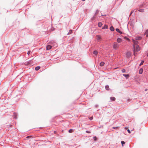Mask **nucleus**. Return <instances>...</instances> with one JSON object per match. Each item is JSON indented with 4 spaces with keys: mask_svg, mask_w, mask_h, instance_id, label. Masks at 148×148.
Segmentation results:
<instances>
[{
    "mask_svg": "<svg viewBox=\"0 0 148 148\" xmlns=\"http://www.w3.org/2000/svg\"><path fill=\"white\" fill-rule=\"evenodd\" d=\"M143 63H144V61H141V63H140V65L141 66L143 64Z\"/></svg>",
    "mask_w": 148,
    "mask_h": 148,
    "instance_id": "26",
    "label": "nucleus"
},
{
    "mask_svg": "<svg viewBox=\"0 0 148 148\" xmlns=\"http://www.w3.org/2000/svg\"><path fill=\"white\" fill-rule=\"evenodd\" d=\"M86 132L87 133H90V132L88 131H86Z\"/></svg>",
    "mask_w": 148,
    "mask_h": 148,
    "instance_id": "32",
    "label": "nucleus"
},
{
    "mask_svg": "<svg viewBox=\"0 0 148 148\" xmlns=\"http://www.w3.org/2000/svg\"><path fill=\"white\" fill-rule=\"evenodd\" d=\"M124 38L125 39L127 40H128V41H129V39L128 38H127L126 37H125Z\"/></svg>",
    "mask_w": 148,
    "mask_h": 148,
    "instance_id": "28",
    "label": "nucleus"
},
{
    "mask_svg": "<svg viewBox=\"0 0 148 148\" xmlns=\"http://www.w3.org/2000/svg\"><path fill=\"white\" fill-rule=\"evenodd\" d=\"M127 127H125V129H127Z\"/></svg>",
    "mask_w": 148,
    "mask_h": 148,
    "instance_id": "35",
    "label": "nucleus"
},
{
    "mask_svg": "<svg viewBox=\"0 0 148 148\" xmlns=\"http://www.w3.org/2000/svg\"><path fill=\"white\" fill-rule=\"evenodd\" d=\"M116 30L117 32H118L120 34H122V32L120 31L119 29L117 28L116 29Z\"/></svg>",
    "mask_w": 148,
    "mask_h": 148,
    "instance_id": "9",
    "label": "nucleus"
},
{
    "mask_svg": "<svg viewBox=\"0 0 148 148\" xmlns=\"http://www.w3.org/2000/svg\"><path fill=\"white\" fill-rule=\"evenodd\" d=\"M122 71L123 73H125V69H123L122 70Z\"/></svg>",
    "mask_w": 148,
    "mask_h": 148,
    "instance_id": "27",
    "label": "nucleus"
},
{
    "mask_svg": "<svg viewBox=\"0 0 148 148\" xmlns=\"http://www.w3.org/2000/svg\"><path fill=\"white\" fill-rule=\"evenodd\" d=\"M102 24L101 22H99L98 24V25L100 27H101L102 26Z\"/></svg>",
    "mask_w": 148,
    "mask_h": 148,
    "instance_id": "17",
    "label": "nucleus"
},
{
    "mask_svg": "<svg viewBox=\"0 0 148 148\" xmlns=\"http://www.w3.org/2000/svg\"><path fill=\"white\" fill-rule=\"evenodd\" d=\"M97 38L98 40H99L100 39L101 37L99 35L97 36Z\"/></svg>",
    "mask_w": 148,
    "mask_h": 148,
    "instance_id": "19",
    "label": "nucleus"
},
{
    "mask_svg": "<svg viewBox=\"0 0 148 148\" xmlns=\"http://www.w3.org/2000/svg\"><path fill=\"white\" fill-rule=\"evenodd\" d=\"M134 49L136 51H138L140 50V48L139 45L135 46V48Z\"/></svg>",
    "mask_w": 148,
    "mask_h": 148,
    "instance_id": "3",
    "label": "nucleus"
},
{
    "mask_svg": "<svg viewBox=\"0 0 148 148\" xmlns=\"http://www.w3.org/2000/svg\"><path fill=\"white\" fill-rule=\"evenodd\" d=\"M143 70L142 69H140L139 70V73L140 74H141L143 72Z\"/></svg>",
    "mask_w": 148,
    "mask_h": 148,
    "instance_id": "7",
    "label": "nucleus"
},
{
    "mask_svg": "<svg viewBox=\"0 0 148 148\" xmlns=\"http://www.w3.org/2000/svg\"><path fill=\"white\" fill-rule=\"evenodd\" d=\"M134 55H135V52L134 53Z\"/></svg>",
    "mask_w": 148,
    "mask_h": 148,
    "instance_id": "37",
    "label": "nucleus"
},
{
    "mask_svg": "<svg viewBox=\"0 0 148 148\" xmlns=\"http://www.w3.org/2000/svg\"><path fill=\"white\" fill-rule=\"evenodd\" d=\"M93 53L94 54L97 55L98 53V52L97 51H94Z\"/></svg>",
    "mask_w": 148,
    "mask_h": 148,
    "instance_id": "20",
    "label": "nucleus"
},
{
    "mask_svg": "<svg viewBox=\"0 0 148 148\" xmlns=\"http://www.w3.org/2000/svg\"><path fill=\"white\" fill-rule=\"evenodd\" d=\"M141 39V37H136V40H140Z\"/></svg>",
    "mask_w": 148,
    "mask_h": 148,
    "instance_id": "14",
    "label": "nucleus"
},
{
    "mask_svg": "<svg viewBox=\"0 0 148 148\" xmlns=\"http://www.w3.org/2000/svg\"><path fill=\"white\" fill-rule=\"evenodd\" d=\"M117 42H118V43H120L121 42V41H122V40L120 38H118L117 39Z\"/></svg>",
    "mask_w": 148,
    "mask_h": 148,
    "instance_id": "6",
    "label": "nucleus"
},
{
    "mask_svg": "<svg viewBox=\"0 0 148 148\" xmlns=\"http://www.w3.org/2000/svg\"><path fill=\"white\" fill-rule=\"evenodd\" d=\"M138 11L140 12H143L144 10L143 9H140L138 10Z\"/></svg>",
    "mask_w": 148,
    "mask_h": 148,
    "instance_id": "23",
    "label": "nucleus"
},
{
    "mask_svg": "<svg viewBox=\"0 0 148 148\" xmlns=\"http://www.w3.org/2000/svg\"><path fill=\"white\" fill-rule=\"evenodd\" d=\"M72 31L71 30V31H70L71 32H71H72Z\"/></svg>",
    "mask_w": 148,
    "mask_h": 148,
    "instance_id": "38",
    "label": "nucleus"
},
{
    "mask_svg": "<svg viewBox=\"0 0 148 148\" xmlns=\"http://www.w3.org/2000/svg\"><path fill=\"white\" fill-rule=\"evenodd\" d=\"M119 47L118 44L116 43H114L113 45V48L115 49H117Z\"/></svg>",
    "mask_w": 148,
    "mask_h": 148,
    "instance_id": "1",
    "label": "nucleus"
},
{
    "mask_svg": "<svg viewBox=\"0 0 148 148\" xmlns=\"http://www.w3.org/2000/svg\"><path fill=\"white\" fill-rule=\"evenodd\" d=\"M147 56H148V53H147Z\"/></svg>",
    "mask_w": 148,
    "mask_h": 148,
    "instance_id": "36",
    "label": "nucleus"
},
{
    "mask_svg": "<svg viewBox=\"0 0 148 148\" xmlns=\"http://www.w3.org/2000/svg\"><path fill=\"white\" fill-rule=\"evenodd\" d=\"M127 132H128L129 133V134H130L131 133V132L130 131V130L129 129H128L127 130Z\"/></svg>",
    "mask_w": 148,
    "mask_h": 148,
    "instance_id": "30",
    "label": "nucleus"
},
{
    "mask_svg": "<svg viewBox=\"0 0 148 148\" xmlns=\"http://www.w3.org/2000/svg\"><path fill=\"white\" fill-rule=\"evenodd\" d=\"M99 12V10H97L96 11V13L95 14V16L97 14V13ZM95 18V16H94L92 18V20H93Z\"/></svg>",
    "mask_w": 148,
    "mask_h": 148,
    "instance_id": "8",
    "label": "nucleus"
},
{
    "mask_svg": "<svg viewBox=\"0 0 148 148\" xmlns=\"http://www.w3.org/2000/svg\"><path fill=\"white\" fill-rule=\"evenodd\" d=\"M133 41L134 43V48H135V46L138 45H137L138 44V42L136 40H134V39H133Z\"/></svg>",
    "mask_w": 148,
    "mask_h": 148,
    "instance_id": "2",
    "label": "nucleus"
},
{
    "mask_svg": "<svg viewBox=\"0 0 148 148\" xmlns=\"http://www.w3.org/2000/svg\"><path fill=\"white\" fill-rule=\"evenodd\" d=\"M126 55L127 57H129L131 56V53L130 52H128L126 53Z\"/></svg>",
    "mask_w": 148,
    "mask_h": 148,
    "instance_id": "4",
    "label": "nucleus"
},
{
    "mask_svg": "<svg viewBox=\"0 0 148 148\" xmlns=\"http://www.w3.org/2000/svg\"><path fill=\"white\" fill-rule=\"evenodd\" d=\"M104 64V63L103 62H102L100 63V65L101 66H103Z\"/></svg>",
    "mask_w": 148,
    "mask_h": 148,
    "instance_id": "11",
    "label": "nucleus"
},
{
    "mask_svg": "<svg viewBox=\"0 0 148 148\" xmlns=\"http://www.w3.org/2000/svg\"><path fill=\"white\" fill-rule=\"evenodd\" d=\"M30 51H29L28 52H27V54H28V55H29L30 54Z\"/></svg>",
    "mask_w": 148,
    "mask_h": 148,
    "instance_id": "31",
    "label": "nucleus"
},
{
    "mask_svg": "<svg viewBox=\"0 0 148 148\" xmlns=\"http://www.w3.org/2000/svg\"><path fill=\"white\" fill-rule=\"evenodd\" d=\"M73 132V130L72 129H71L69 130V133H72Z\"/></svg>",
    "mask_w": 148,
    "mask_h": 148,
    "instance_id": "24",
    "label": "nucleus"
},
{
    "mask_svg": "<svg viewBox=\"0 0 148 148\" xmlns=\"http://www.w3.org/2000/svg\"><path fill=\"white\" fill-rule=\"evenodd\" d=\"M28 63H29V62H28V63H27L26 62H25V64L26 65H27V64H28Z\"/></svg>",
    "mask_w": 148,
    "mask_h": 148,
    "instance_id": "33",
    "label": "nucleus"
},
{
    "mask_svg": "<svg viewBox=\"0 0 148 148\" xmlns=\"http://www.w3.org/2000/svg\"><path fill=\"white\" fill-rule=\"evenodd\" d=\"M110 29L112 31H114V28L112 26H111L110 27Z\"/></svg>",
    "mask_w": 148,
    "mask_h": 148,
    "instance_id": "18",
    "label": "nucleus"
},
{
    "mask_svg": "<svg viewBox=\"0 0 148 148\" xmlns=\"http://www.w3.org/2000/svg\"><path fill=\"white\" fill-rule=\"evenodd\" d=\"M123 76L125 77L126 78H128L129 77V75L128 74H123Z\"/></svg>",
    "mask_w": 148,
    "mask_h": 148,
    "instance_id": "10",
    "label": "nucleus"
},
{
    "mask_svg": "<svg viewBox=\"0 0 148 148\" xmlns=\"http://www.w3.org/2000/svg\"><path fill=\"white\" fill-rule=\"evenodd\" d=\"M93 118V117H90L89 118V119H90V120H92V119Z\"/></svg>",
    "mask_w": 148,
    "mask_h": 148,
    "instance_id": "29",
    "label": "nucleus"
},
{
    "mask_svg": "<svg viewBox=\"0 0 148 148\" xmlns=\"http://www.w3.org/2000/svg\"><path fill=\"white\" fill-rule=\"evenodd\" d=\"M145 34L146 35V36L148 37V30H146V31L145 32Z\"/></svg>",
    "mask_w": 148,
    "mask_h": 148,
    "instance_id": "21",
    "label": "nucleus"
},
{
    "mask_svg": "<svg viewBox=\"0 0 148 148\" xmlns=\"http://www.w3.org/2000/svg\"><path fill=\"white\" fill-rule=\"evenodd\" d=\"M40 66H38L35 67V69L36 71H38L40 69Z\"/></svg>",
    "mask_w": 148,
    "mask_h": 148,
    "instance_id": "12",
    "label": "nucleus"
},
{
    "mask_svg": "<svg viewBox=\"0 0 148 148\" xmlns=\"http://www.w3.org/2000/svg\"><path fill=\"white\" fill-rule=\"evenodd\" d=\"M106 89L108 90H109L110 89L109 86L108 85H106L105 86Z\"/></svg>",
    "mask_w": 148,
    "mask_h": 148,
    "instance_id": "13",
    "label": "nucleus"
},
{
    "mask_svg": "<svg viewBox=\"0 0 148 148\" xmlns=\"http://www.w3.org/2000/svg\"><path fill=\"white\" fill-rule=\"evenodd\" d=\"M108 28V26L106 25H105L104 26L102 27L103 29H106Z\"/></svg>",
    "mask_w": 148,
    "mask_h": 148,
    "instance_id": "16",
    "label": "nucleus"
},
{
    "mask_svg": "<svg viewBox=\"0 0 148 148\" xmlns=\"http://www.w3.org/2000/svg\"><path fill=\"white\" fill-rule=\"evenodd\" d=\"M51 46L48 45H47L46 47V49L47 50H49L50 49H51Z\"/></svg>",
    "mask_w": 148,
    "mask_h": 148,
    "instance_id": "5",
    "label": "nucleus"
},
{
    "mask_svg": "<svg viewBox=\"0 0 148 148\" xmlns=\"http://www.w3.org/2000/svg\"><path fill=\"white\" fill-rule=\"evenodd\" d=\"M110 99L112 101H114L116 99L114 97H111Z\"/></svg>",
    "mask_w": 148,
    "mask_h": 148,
    "instance_id": "15",
    "label": "nucleus"
},
{
    "mask_svg": "<svg viewBox=\"0 0 148 148\" xmlns=\"http://www.w3.org/2000/svg\"><path fill=\"white\" fill-rule=\"evenodd\" d=\"M30 137V136H27V138H28V137Z\"/></svg>",
    "mask_w": 148,
    "mask_h": 148,
    "instance_id": "34",
    "label": "nucleus"
},
{
    "mask_svg": "<svg viewBox=\"0 0 148 148\" xmlns=\"http://www.w3.org/2000/svg\"><path fill=\"white\" fill-rule=\"evenodd\" d=\"M93 139L95 141H96L97 140V138L96 136H94L93 137Z\"/></svg>",
    "mask_w": 148,
    "mask_h": 148,
    "instance_id": "22",
    "label": "nucleus"
},
{
    "mask_svg": "<svg viewBox=\"0 0 148 148\" xmlns=\"http://www.w3.org/2000/svg\"><path fill=\"white\" fill-rule=\"evenodd\" d=\"M121 144H122V146H123V144H125V142L124 141H122L121 142Z\"/></svg>",
    "mask_w": 148,
    "mask_h": 148,
    "instance_id": "25",
    "label": "nucleus"
}]
</instances>
